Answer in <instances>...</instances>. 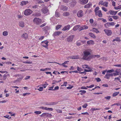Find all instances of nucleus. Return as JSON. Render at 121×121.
Segmentation results:
<instances>
[{
	"mask_svg": "<svg viewBox=\"0 0 121 121\" xmlns=\"http://www.w3.org/2000/svg\"><path fill=\"white\" fill-rule=\"evenodd\" d=\"M92 50L90 49L86 50L83 52V56L82 59L87 60H90L91 57V52Z\"/></svg>",
	"mask_w": 121,
	"mask_h": 121,
	"instance_id": "obj_1",
	"label": "nucleus"
},
{
	"mask_svg": "<svg viewBox=\"0 0 121 121\" xmlns=\"http://www.w3.org/2000/svg\"><path fill=\"white\" fill-rule=\"evenodd\" d=\"M42 21L41 19L36 17H35L33 20L34 23L37 25L41 23Z\"/></svg>",
	"mask_w": 121,
	"mask_h": 121,
	"instance_id": "obj_2",
	"label": "nucleus"
},
{
	"mask_svg": "<svg viewBox=\"0 0 121 121\" xmlns=\"http://www.w3.org/2000/svg\"><path fill=\"white\" fill-rule=\"evenodd\" d=\"M33 11L30 9H26L24 11V14L25 15H28L33 13Z\"/></svg>",
	"mask_w": 121,
	"mask_h": 121,
	"instance_id": "obj_3",
	"label": "nucleus"
},
{
	"mask_svg": "<svg viewBox=\"0 0 121 121\" xmlns=\"http://www.w3.org/2000/svg\"><path fill=\"white\" fill-rule=\"evenodd\" d=\"M48 42L47 40H45L44 41H43L41 42V43H42V44H41V45L43 47L47 49H48Z\"/></svg>",
	"mask_w": 121,
	"mask_h": 121,
	"instance_id": "obj_4",
	"label": "nucleus"
},
{
	"mask_svg": "<svg viewBox=\"0 0 121 121\" xmlns=\"http://www.w3.org/2000/svg\"><path fill=\"white\" fill-rule=\"evenodd\" d=\"M83 12L82 10H80L77 13V15L79 17H82L83 15Z\"/></svg>",
	"mask_w": 121,
	"mask_h": 121,
	"instance_id": "obj_5",
	"label": "nucleus"
},
{
	"mask_svg": "<svg viewBox=\"0 0 121 121\" xmlns=\"http://www.w3.org/2000/svg\"><path fill=\"white\" fill-rule=\"evenodd\" d=\"M41 11L43 13L45 14L48 13V10L47 7H45L41 10Z\"/></svg>",
	"mask_w": 121,
	"mask_h": 121,
	"instance_id": "obj_6",
	"label": "nucleus"
},
{
	"mask_svg": "<svg viewBox=\"0 0 121 121\" xmlns=\"http://www.w3.org/2000/svg\"><path fill=\"white\" fill-rule=\"evenodd\" d=\"M74 37V35H71L69 36L67 38V40L68 42H72Z\"/></svg>",
	"mask_w": 121,
	"mask_h": 121,
	"instance_id": "obj_7",
	"label": "nucleus"
},
{
	"mask_svg": "<svg viewBox=\"0 0 121 121\" xmlns=\"http://www.w3.org/2000/svg\"><path fill=\"white\" fill-rule=\"evenodd\" d=\"M104 31L105 32L106 34L108 36H109L112 33V32L111 30H104Z\"/></svg>",
	"mask_w": 121,
	"mask_h": 121,
	"instance_id": "obj_8",
	"label": "nucleus"
},
{
	"mask_svg": "<svg viewBox=\"0 0 121 121\" xmlns=\"http://www.w3.org/2000/svg\"><path fill=\"white\" fill-rule=\"evenodd\" d=\"M96 16H98L100 17H102V14L100 10H99L95 13Z\"/></svg>",
	"mask_w": 121,
	"mask_h": 121,
	"instance_id": "obj_9",
	"label": "nucleus"
},
{
	"mask_svg": "<svg viewBox=\"0 0 121 121\" xmlns=\"http://www.w3.org/2000/svg\"><path fill=\"white\" fill-rule=\"evenodd\" d=\"M76 3L77 2L75 0H72V1L69 4L71 7H73L75 6Z\"/></svg>",
	"mask_w": 121,
	"mask_h": 121,
	"instance_id": "obj_10",
	"label": "nucleus"
},
{
	"mask_svg": "<svg viewBox=\"0 0 121 121\" xmlns=\"http://www.w3.org/2000/svg\"><path fill=\"white\" fill-rule=\"evenodd\" d=\"M115 24V23L113 22H107L104 25L105 27H107V26H113Z\"/></svg>",
	"mask_w": 121,
	"mask_h": 121,
	"instance_id": "obj_11",
	"label": "nucleus"
},
{
	"mask_svg": "<svg viewBox=\"0 0 121 121\" xmlns=\"http://www.w3.org/2000/svg\"><path fill=\"white\" fill-rule=\"evenodd\" d=\"M112 76L113 74L112 73H107L105 75L104 78L107 79H109V77H112Z\"/></svg>",
	"mask_w": 121,
	"mask_h": 121,
	"instance_id": "obj_12",
	"label": "nucleus"
},
{
	"mask_svg": "<svg viewBox=\"0 0 121 121\" xmlns=\"http://www.w3.org/2000/svg\"><path fill=\"white\" fill-rule=\"evenodd\" d=\"M88 0H79V2L81 4H85L88 2Z\"/></svg>",
	"mask_w": 121,
	"mask_h": 121,
	"instance_id": "obj_13",
	"label": "nucleus"
},
{
	"mask_svg": "<svg viewBox=\"0 0 121 121\" xmlns=\"http://www.w3.org/2000/svg\"><path fill=\"white\" fill-rule=\"evenodd\" d=\"M70 25H68L65 26L62 29V30L65 31L67 30H69L70 28Z\"/></svg>",
	"mask_w": 121,
	"mask_h": 121,
	"instance_id": "obj_14",
	"label": "nucleus"
},
{
	"mask_svg": "<svg viewBox=\"0 0 121 121\" xmlns=\"http://www.w3.org/2000/svg\"><path fill=\"white\" fill-rule=\"evenodd\" d=\"M69 58L73 59H78L79 58V57L78 55L72 56L69 57Z\"/></svg>",
	"mask_w": 121,
	"mask_h": 121,
	"instance_id": "obj_15",
	"label": "nucleus"
},
{
	"mask_svg": "<svg viewBox=\"0 0 121 121\" xmlns=\"http://www.w3.org/2000/svg\"><path fill=\"white\" fill-rule=\"evenodd\" d=\"M22 37L26 39L28 37L27 34L26 33H24L22 35Z\"/></svg>",
	"mask_w": 121,
	"mask_h": 121,
	"instance_id": "obj_16",
	"label": "nucleus"
},
{
	"mask_svg": "<svg viewBox=\"0 0 121 121\" xmlns=\"http://www.w3.org/2000/svg\"><path fill=\"white\" fill-rule=\"evenodd\" d=\"M109 12L110 14L112 15H115L117 13V11H114L110 10L109 11Z\"/></svg>",
	"mask_w": 121,
	"mask_h": 121,
	"instance_id": "obj_17",
	"label": "nucleus"
},
{
	"mask_svg": "<svg viewBox=\"0 0 121 121\" xmlns=\"http://www.w3.org/2000/svg\"><path fill=\"white\" fill-rule=\"evenodd\" d=\"M60 8L61 10L63 11H66L67 10L68 8L66 6L62 5L60 7Z\"/></svg>",
	"mask_w": 121,
	"mask_h": 121,
	"instance_id": "obj_18",
	"label": "nucleus"
},
{
	"mask_svg": "<svg viewBox=\"0 0 121 121\" xmlns=\"http://www.w3.org/2000/svg\"><path fill=\"white\" fill-rule=\"evenodd\" d=\"M61 31H57L55 32L53 34V36H55L57 35H59L61 33Z\"/></svg>",
	"mask_w": 121,
	"mask_h": 121,
	"instance_id": "obj_19",
	"label": "nucleus"
},
{
	"mask_svg": "<svg viewBox=\"0 0 121 121\" xmlns=\"http://www.w3.org/2000/svg\"><path fill=\"white\" fill-rule=\"evenodd\" d=\"M103 1H102L101 3V5H103L106 7H108V3L106 1L104 2H103Z\"/></svg>",
	"mask_w": 121,
	"mask_h": 121,
	"instance_id": "obj_20",
	"label": "nucleus"
},
{
	"mask_svg": "<svg viewBox=\"0 0 121 121\" xmlns=\"http://www.w3.org/2000/svg\"><path fill=\"white\" fill-rule=\"evenodd\" d=\"M92 6V4L91 3H90L88 4L85 5L84 6V8H89Z\"/></svg>",
	"mask_w": 121,
	"mask_h": 121,
	"instance_id": "obj_21",
	"label": "nucleus"
},
{
	"mask_svg": "<svg viewBox=\"0 0 121 121\" xmlns=\"http://www.w3.org/2000/svg\"><path fill=\"white\" fill-rule=\"evenodd\" d=\"M89 35L91 37L93 38H96V36L95 35L92 33H89Z\"/></svg>",
	"mask_w": 121,
	"mask_h": 121,
	"instance_id": "obj_22",
	"label": "nucleus"
},
{
	"mask_svg": "<svg viewBox=\"0 0 121 121\" xmlns=\"http://www.w3.org/2000/svg\"><path fill=\"white\" fill-rule=\"evenodd\" d=\"M80 27L79 25H77L75 26L73 28V30L74 31L77 30L78 28Z\"/></svg>",
	"mask_w": 121,
	"mask_h": 121,
	"instance_id": "obj_23",
	"label": "nucleus"
},
{
	"mask_svg": "<svg viewBox=\"0 0 121 121\" xmlns=\"http://www.w3.org/2000/svg\"><path fill=\"white\" fill-rule=\"evenodd\" d=\"M19 25L20 26L22 27H23L24 26V23L23 22H20Z\"/></svg>",
	"mask_w": 121,
	"mask_h": 121,
	"instance_id": "obj_24",
	"label": "nucleus"
},
{
	"mask_svg": "<svg viewBox=\"0 0 121 121\" xmlns=\"http://www.w3.org/2000/svg\"><path fill=\"white\" fill-rule=\"evenodd\" d=\"M100 109L99 108H92L90 109V111H91V112L92 113H93V112L94 111L99 110H100Z\"/></svg>",
	"mask_w": 121,
	"mask_h": 121,
	"instance_id": "obj_25",
	"label": "nucleus"
},
{
	"mask_svg": "<svg viewBox=\"0 0 121 121\" xmlns=\"http://www.w3.org/2000/svg\"><path fill=\"white\" fill-rule=\"evenodd\" d=\"M69 12H65L63 14V15L64 16H69Z\"/></svg>",
	"mask_w": 121,
	"mask_h": 121,
	"instance_id": "obj_26",
	"label": "nucleus"
},
{
	"mask_svg": "<svg viewBox=\"0 0 121 121\" xmlns=\"http://www.w3.org/2000/svg\"><path fill=\"white\" fill-rule=\"evenodd\" d=\"M34 15L36 17H39L40 16L41 14V13H35L34 14Z\"/></svg>",
	"mask_w": 121,
	"mask_h": 121,
	"instance_id": "obj_27",
	"label": "nucleus"
},
{
	"mask_svg": "<svg viewBox=\"0 0 121 121\" xmlns=\"http://www.w3.org/2000/svg\"><path fill=\"white\" fill-rule=\"evenodd\" d=\"M82 66L83 68H86L88 69H93V68H91L90 67H88V66L87 65H83Z\"/></svg>",
	"mask_w": 121,
	"mask_h": 121,
	"instance_id": "obj_28",
	"label": "nucleus"
},
{
	"mask_svg": "<svg viewBox=\"0 0 121 121\" xmlns=\"http://www.w3.org/2000/svg\"><path fill=\"white\" fill-rule=\"evenodd\" d=\"M100 56V55H91V58H95L96 57H97L98 58H99Z\"/></svg>",
	"mask_w": 121,
	"mask_h": 121,
	"instance_id": "obj_29",
	"label": "nucleus"
},
{
	"mask_svg": "<svg viewBox=\"0 0 121 121\" xmlns=\"http://www.w3.org/2000/svg\"><path fill=\"white\" fill-rule=\"evenodd\" d=\"M28 3L27 1H23L21 2V4L22 5H26V4Z\"/></svg>",
	"mask_w": 121,
	"mask_h": 121,
	"instance_id": "obj_30",
	"label": "nucleus"
},
{
	"mask_svg": "<svg viewBox=\"0 0 121 121\" xmlns=\"http://www.w3.org/2000/svg\"><path fill=\"white\" fill-rule=\"evenodd\" d=\"M94 41L91 40L88 41L87 42V44H94Z\"/></svg>",
	"mask_w": 121,
	"mask_h": 121,
	"instance_id": "obj_31",
	"label": "nucleus"
},
{
	"mask_svg": "<svg viewBox=\"0 0 121 121\" xmlns=\"http://www.w3.org/2000/svg\"><path fill=\"white\" fill-rule=\"evenodd\" d=\"M93 30L92 31L94 32H95L97 33H99V31L97 29H96L94 28H93Z\"/></svg>",
	"mask_w": 121,
	"mask_h": 121,
	"instance_id": "obj_32",
	"label": "nucleus"
},
{
	"mask_svg": "<svg viewBox=\"0 0 121 121\" xmlns=\"http://www.w3.org/2000/svg\"><path fill=\"white\" fill-rule=\"evenodd\" d=\"M60 14L59 13H58L56 11L55 12V16L58 17L60 16Z\"/></svg>",
	"mask_w": 121,
	"mask_h": 121,
	"instance_id": "obj_33",
	"label": "nucleus"
},
{
	"mask_svg": "<svg viewBox=\"0 0 121 121\" xmlns=\"http://www.w3.org/2000/svg\"><path fill=\"white\" fill-rule=\"evenodd\" d=\"M59 87L58 86H56L55 87L54 89H49L48 90H58L59 89Z\"/></svg>",
	"mask_w": 121,
	"mask_h": 121,
	"instance_id": "obj_34",
	"label": "nucleus"
},
{
	"mask_svg": "<svg viewBox=\"0 0 121 121\" xmlns=\"http://www.w3.org/2000/svg\"><path fill=\"white\" fill-rule=\"evenodd\" d=\"M119 93V92H117L114 93L112 94L113 97H115Z\"/></svg>",
	"mask_w": 121,
	"mask_h": 121,
	"instance_id": "obj_35",
	"label": "nucleus"
},
{
	"mask_svg": "<svg viewBox=\"0 0 121 121\" xmlns=\"http://www.w3.org/2000/svg\"><path fill=\"white\" fill-rule=\"evenodd\" d=\"M49 29L48 26H46L43 28V30L47 31Z\"/></svg>",
	"mask_w": 121,
	"mask_h": 121,
	"instance_id": "obj_36",
	"label": "nucleus"
},
{
	"mask_svg": "<svg viewBox=\"0 0 121 121\" xmlns=\"http://www.w3.org/2000/svg\"><path fill=\"white\" fill-rule=\"evenodd\" d=\"M114 8L116 10H118L121 9V5H120L117 7H114Z\"/></svg>",
	"mask_w": 121,
	"mask_h": 121,
	"instance_id": "obj_37",
	"label": "nucleus"
},
{
	"mask_svg": "<svg viewBox=\"0 0 121 121\" xmlns=\"http://www.w3.org/2000/svg\"><path fill=\"white\" fill-rule=\"evenodd\" d=\"M53 109L52 108H47L46 107V110L52 111Z\"/></svg>",
	"mask_w": 121,
	"mask_h": 121,
	"instance_id": "obj_38",
	"label": "nucleus"
},
{
	"mask_svg": "<svg viewBox=\"0 0 121 121\" xmlns=\"http://www.w3.org/2000/svg\"><path fill=\"white\" fill-rule=\"evenodd\" d=\"M62 26L60 25H58L56 26V30H58Z\"/></svg>",
	"mask_w": 121,
	"mask_h": 121,
	"instance_id": "obj_39",
	"label": "nucleus"
},
{
	"mask_svg": "<svg viewBox=\"0 0 121 121\" xmlns=\"http://www.w3.org/2000/svg\"><path fill=\"white\" fill-rule=\"evenodd\" d=\"M8 32L6 31H4L3 33V35L4 36H6L8 35Z\"/></svg>",
	"mask_w": 121,
	"mask_h": 121,
	"instance_id": "obj_40",
	"label": "nucleus"
},
{
	"mask_svg": "<svg viewBox=\"0 0 121 121\" xmlns=\"http://www.w3.org/2000/svg\"><path fill=\"white\" fill-rule=\"evenodd\" d=\"M114 70L113 69H112L110 70H107V72L109 73H112L114 72Z\"/></svg>",
	"mask_w": 121,
	"mask_h": 121,
	"instance_id": "obj_41",
	"label": "nucleus"
},
{
	"mask_svg": "<svg viewBox=\"0 0 121 121\" xmlns=\"http://www.w3.org/2000/svg\"><path fill=\"white\" fill-rule=\"evenodd\" d=\"M23 63H26V64H32V63L31 62H30L28 61H24L23 62Z\"/></svg>",
	"mask_w": 121,
	"mask_h": 121,
	"instance_id": "obj_42",
	"label": "nucleus"
},
{
	"mask_svg": "<svg viewBox=\"0 0 121 121\" xmlns=\"http://www.w3.org/2000/svg\"><path fill=\"white\" fill-rule=\"evenodd\" d=\"M34 113L37 114H39L41 113V112L40 111H36Z\"/></svg>",
	"mask_w": 121,
	"mask_h": 121,
	"instance_id": "obj_43",
	"label": "nucleus"
},
{
	"mask_svg": "<svg viewBox=\"0 0 121 121\" xmlns=\"http://www.w3.org/2000/svg\"><path fill=\"white\" fill-rule=\"evenodd\" d=\"M99 8L98 7H97L95 8V13L97 12L98 11H99L98 10H99Z\"/></svg>",
	"mask_w": 121,
	"mask_h": 121,
	"instance_id": "obj_44",
	"label": "nucleus"
},
{
	"mask_svg": "<svg viewBox=\"0 0 121 121\" xmlns=\"http://www.w3.org/2000/svg\"><path fill=\"white\" fill-rule=\"evenodd\" d=\"M82 26L83 28V30L86 29H87L88 28V26L86 25Z\"/></svg>",
	"mask_w": 121,
	"mask_h": 121,
	"instance_id": "obj_45",
	"label": "nucleus"
},
{
	"mask_svg": "<svg viewBox=\"0 0 121 121\" xmlns=\"http://www.w3.org/2000/svg\"><path fill=\"white\" fill-rule=\"evenodd\" d=\"M112 18L115 20H117L118 18V16H112Z\"/></svg>",
	"mask_w": 121,
	"mask_h": 121,
	"instance_id": "obj_46",
	"label": "nucleus"
},
{
	"mask_svg": "<svg viewBox=\"0 0 121 121\" xmlns=\"http://www.w3.org/2000/svg\"><path fill=\"white\" fill-rule=\"evenodd\" d=\"M52 115V114L50 113H47L46 116L48 117H51Z\"/></svg>",
	"mask_w": 121,
	"mask_h": 121,
	"instance_id": "obj_47",
	"label": "nucleus"
},
{
	"mask_svg": "<svg viewBox=\"0 0 121 121\" xmlns=\"http://www.w3.org/2000/svg\"><path fill=\"white\" fill-rule=\"evenodd\" d=\"M47 113H44L42 114L41 115L40 117H44L45 116H46Z\"/></svg>",
	"mask_w": 121,
	"mask_h": 121,
	"instance_id": "obj_48",
	"label": "nucleus"
},
{
	"mask_svg": "<svg viewBox=\"0 0 121 121\" xmlns=\"http://www.w3.org/2000/svg\"><path fill=\"white\" fill-rule=\"evenodd\" d=\"M115 72L117 73H120L121 72V70L120 69H117L116 70Z\"/></svg>",
	"mask_w": 121,
	"mask_h": 121,
	"instance_id": "obj_49",
	"label": "nucleus"
},
{
	"mask_svg": "<svg viewBox=\"0 0 121 121\" xmlns=\"http://www.w3.org/2000/svg\"><path fill=\"white\" fill-rule=\"evenodd\" d=\"M77 70L79 72L83 71V69L81 68H79L78 66L77 67Z\"/></svg>",
	"mask_w": 121,
	"mask_h": 121,
	"instance_id": "obj_50",
	"label": "nucleus"
},
{
	"mask_svg": "<svg viewBox=\"0 0 121 121\" xmlns=\"http://www.w3.org/2000/svg\"><path fill=\"white\" fill-rule=\"evenodd\" d=\"M57 112L58 113H60L62 112V111L61 110H60L59 109H56V110Z\"/></svg>",
	"mask_w": 121,
	"mask_h": 121,
	"instance_id": "obj_51",
	"label": "nucleus"
},
{
	"mask_svg": "<svg viewBox=\"0 0 121 121\" xmlns=\"http://www.w3.org/2000/svg\"><path fill=\"white\" fill-rule=\"evenodd\" d=\"M95 79L97 81V82H99L101 81V80L100 78H95Z\"/></svg>",
	"mask_w": 121,
	"mask_h": 121,
	"instance_id": "obj_52",
	"label": "nucleus"
},
{
	"mask_svg": "<svg viewBox=\"0 0 121 121\" xmlns=\"http://www.w3.org/2000/svg\"><path fill=\"white\" fill-rule=\"evenodd\" d=\"M88 106V105L86 103L82 105V107L83 108H86Z\"/></svg>",
	"mask_w": 121,
	"mask_h": 121,
	"instance_id": "obj_53",
	"label": "nucleus"
},
{
	"mask_svg": "<svg viewBox=\"0 0 121 121\" xmlns=\"http://www.w3.org/2000/svg\"><path fill=\"white\" fill-rule=\"evenodd\" d=\"M78 30L79 31H80L82 30H83V29L82 26H80V27H79L78 28Z\"/></svg>",
	"mask_w": 121,
	"mask_h": 121,
	"instance_id": "obj_54",
	"label": "nucleus"
},
{
	"mask_svg": "<svg viewBox=\"0 0 121 121\" xmlns=\"http://www.w3.org/2000/svg\"><path fill=\"white\" fill-rule=\"evenodd\" d=\"M111 98V97L109 96H107L105 97L104 98L107 100Z\"/></svg>",
	"mask_w": 121,
	"mask_h": 121,
	"instance_id": "obj_55",
	"label": "nucleus"
},
{
	"mask_svg": "<svg viewBox=\"0 0 121 121\" xmlns=\"http://www.w3.org/2000/svg\"><path fill=\"white\" fill-rule=\"evenodd\" d=\"M102 10L105 12H106L107 11V10L104 7H102Z\"/></svg>",
	"mask_w": 121,
	"mask_h": 121,
	"instance_id": "obj_56",
	"label": "nucleus"
},
{
	"mask_svg": "<svg viewBox=\"0 0 121 121\" xmlns=\"http://www.w3.org/2000/svg\"><path fill=\"white\" fill-rule=\"evenodd\" d=\"M63 1L65 3H67L69 2V0H63Z\"/></svg>",
	"mask_w": 121,
	"mask_h": 121,
	"instance_id": "obj_57",
	"label": "nucleus"
},
{
	"mask_svg": "<svg viewBox=\"0 0 121 121\" xmlns=\"http://www.w3.org/2000/svg\"><path fill=\"white\" fill-rule=\"evenodd\" d=\"M94 86V85H91V86H86V87L87 88H91L93 87Z\"/></svg>",
	"mask_w": 121,
	"mask_h": 121,
	"instance_id": "obj_58",
	"label": "nucleus"
},
{
	"mask_svg": "<svg viewBox=\"0 0 121 121\" xmlns=\"http://www.w3.org/2000/svg\"><path fill=\"white\" fill-rule=\"evenodd\" d=\"M80 92H81L83 93H85L86 92V91L85 90H81L79 91Z\"/></svg>",
	"mask_w": 121,
	"mask_h": 121,
	"instance_id": "obj_59",
	"label": "nucleus"
},
{
	"mask_svg": "<svg viewBox=\"0 0 121 121\" xmlns=\"http://www.w3.org/2000/svg\"><path fill=\"white\" fill-rule=\"evenodd\" d=\"M79 73L80 74H84V75H85L86 73V72L85 71V70L83 72H79Z\"/></svg>",
	"mask_w": 121,
	"mask_h": 121,
	"instance_id": "obj_60",
	"label": "nucleus"
},
{
	"mask_svg": "<svg viewBox=\"0 0 121 121\" xmlns=\"http://www.w3.org/2000/svg\"><path fill=\"white\" fill-rule=\"evenodd\" d=\"M76 45L78 46H80L81 45V43L78 42H77L76 43Z\"/></svg>",
	"mask_w": 121,
	"mask_h": 121,
	"instance_id": "obj_61",
	"label": "nucleus"
},
{
	"mask_svg": "<svg viewBox=\"0 0 121 121\" xmlns=\"http://www.w3.org/2000/svg\"><path fill=\"white\" fill-rule=\"evenodd\" d=\"M116 41H117L120 42L121 41V40L118 37H117L116 38Z\"/></svg>",
	"mask_w": 121,
	"mask_h": 121,
	"instance_id": "obj_62",
	"label": "nucleus"
},
{
	"mask_svg": "<svg viewBox=\"0 0 121 121\" xmlns=\"http://www.w3.org/2000/svg\"><path fill=\"white\" fill-rule=\"evenodd\" d=\"M110 16H109V18H108V20L110 21H113V20L112 19V18L111 17H110Z\"/></svg>",
	"mask_w": 121,
	"mask_h": 121,
	"instance_id": "obj_63",
	"label": "nucleus"
},
{
	"mask_svg": "<svg viewBox=\"0 0 121 121\" xmlns=\"http://www.w3.org/2000/svg\"><path fill=\"white\" fill-rule=\"evenodd\" d=\"M112 5L114 6H115V4H116V3L114 1H112Z\"/></svg>",
	"mask_w": 121,
	"mask_h": 121,
	"instance_id": "obj_64",
	"label": "nucleus"
}]
</instances>
